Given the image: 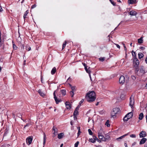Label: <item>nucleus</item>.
<instances>
[{"instance_id":"f257e3e1","label":"nucleus","mask_w":147,"mask_h":147,"mask_svg":"<svg viewBox=\"0 0 147 147\" xmlns=\"http://www.w3.org/2000/svg\"><path fill=\"white\" fill-rule=\"evenodd\" d=\"M86 98L89 102L94 101L96 99L95 93L94 91H91L87 94Z\"/></svg>"},{"instance_id":"f03ea898","label":"nucleus","mask_w":147,"mask_h":147,"mask_svg":"<svg viewBox=\"0 0 147 147\" xmlns=\"http://www.w3.org/2000/svg\"><path fill=\"white\" fill-rule=\"evenodd\" d=\"M120 109L119 108H115L113 109V111L111 113V116L112 117H114L115 115L118 112H119Z\"/></svg>"},{"instance_id":"7ed1b4c3","label":"nucleus","mask_w":147,"mask_h":147,"mask_svg":"<svg viewBox=\"0 0 147 147\" xmlns=\"http://www.w3.org/2000/svg\"><path fill=\"white\" fill-rule=\"evenodd\" d=\"M133 64L134 66L136 68L138 67L139 63V60L136 57H134L133 59Z\"/></svg>"},{"instance_id":"20e7f679","label":"nucleus","mask_w":147,"mask_h":147,"mask_svg":"<svg viewBox=\"0 0 147 147\" xmlns=\"http://www.w3.org/2000/svg\"><path fill=\"white\" fill-rule=\"evenodd\" d=\"M125 80L124 76H121L119 79V82L120 83L123 84L125 82Z\"/></svg>"},{"instance_id":"39448f33","label":"nucleus","mask_w":147,"mask_h":147,"mask_svg":"<svg viewBox=\"0 0 147 147\" xmlns=\"http://www.w3.org/2000/svg\"><path fill=\"white\" fill-rule=\"evenodd\" d=\"M32 140V138L30 136L28 137L26 139L27 144H28V145H29L31 143Z\"/></svg>"},{"instance_id":"423d86ee","label":"nucleus","mask_w":147,"mask_h":147,"mask_svg":"<svg viewBox=\"0 0 147 147\" xmlns=\"http://www.w3.org/2000/svg\"><path fill=\"white\" fill-rule=\"evenodd\" d=\"M55 91L54 93H53V95L54 96V98L55 99V100L56 102V104H58L59 102L61 101V100L60 99H58L57 98V97L56 96L55 94Z\"/></svg>"},{"instance_id":"0eeeda50","label":"nucleus","mask_w":147,"mask_h":147,"mask_svg":"<svg viewBox=\"0 0 147 147\" xmlns=\"http://www.w3.org/2000/svg\"><path fill=\"white\" fill-rule=\"evenodd\" d=\"M140 137V138H144L146 136V133L145 131H142L139 134Z\"/></svg>"},{"instance_id":"6e6552de","label":"nucleus","mask_w":147,"mask_h":147,"mask_svg":"<svg viewBox=\"0 0 147 147\" xmlns=\"http://www.w3.org/2000/svg\"><path fill=\"white\" fill-rule=\"evenodd\" d=\"M53 130L54 131V132L53 133V137H55L56 135H57V129L53 127Z\"/></svg>"},{"instance_id":"1a4fd4ad","label":"nucleus","mask_w":147,"mask_h":147,"mask_svg":"<svg viewBox=\"0 0 147 147\" xmlns=\"http://www.w3.org/2000/svg\"><path fill=\"white\" fill-rule=\"evenodd\" d=\"M129 13L131 16H136L137 13L136 11L134 10H132L129 12Z\"/></svg>"},{"instance_id":"9d476101","label":"nucleus","mask_w":147,"mask_h":147,"mask_svg":"<svg viewBox=\"0 0 147 147\" xmlns=\"http://www.w3.org/2000/svg\"><path fill=\"white\" fill-rule=\"evenodd\" d=\"M146 138H142L140 142V144H144L146 141Z\"/></svg>"},{"instance_id":"9b49d317","label":"nucleus","mask_w":147,"mask_h":147,"mask_svg":"<svg viewBox=\"0 0 147 147\" xmlns=\"http://www.w3.org/2000/svg\"><path fill=\"white\" fill-rule=\"evenodd\" d=\"M130 100L129 105H130L131 108H132L133 107L134 100L133 99L131 100V98H130Z\"/></svg>"},{"instance_id":"f8f14e48","label":"nucleus","mask_w":147,"mask_h":147,"mask_svg":"<svg viewBox=\"0 0 147 147\" xmlns=\"http://www.w3.org/2000/svg\"><path fill=\"white\" fill-rule=\"evenodd\" d=\"M133 115V113L132 112H130L128 113L126 115V116L128 117V118L130 119L131 118Z\"/></svg>"},{"instance_id":"ddd939ff","label":"nucleus","mask_w":147,"mask_h":147,"mask_svg":"<svg viewBox=\"0 0 147 147\" xmlns=\"http://www.w3.org/2000/svg\"><path fill=\"white\" fill-rule=\"evenodd\" d=\"M98 137L99 139H101L102 141H105V137L104 136L99 135H98Z\"/></svg>"},{"instance_id":"4468645a","label":"nucleus","mask_w":147,"mask_h":147,"mask_svg":"<svg viewBox=\"0 0 147 147\" xmlns=\"http://www.w3.org/2000/svg\"><path fill=\"white\" fill-rule=\"evenodd\" d=\"M46 137L45 133H44V137H43V147H44L45 144L46 143Z\"/></svg>"},{"instance_id":"2eb2a0df","label":"nucleus","mask_w":147,"mask_h":147,"mask_svg":"<svg viewBox=\"0 0 147 147\" xmlns=\"http://www.w3.org/2000/svg\"><path fill=\"white\" fill-rule=\"evenodd\" d=\"M38 92L39 93L41 96L43 97L45 96V94L43 93L41 90H39L38 91Z\"/></svg>"},{"instance_id":"dca6fc26","label":"nucleus","mask_w":147,"mask_h":147,"mask_svg":"<svg viewBox=\"0 0 147 147\" xmlns=\"http://www.w3.org/2000/svg\"><path fill=\"white\" fill-rule=\"evenodd\" d=\"M56 68L55 67H54L53 68V69H52V70L51 71V74L52 75H53L54 74H55L56 72Z\"/></svg>"},{"instance_id":"f3484780","label":"nucleus","mask_w":147,"mask_h":147,"mask_svg":"<svg viewBox=\"0 0 147 147\" xmlns=\"http://www.w3.org/2000/svg\"><path fill=\"white\" fill-rule=\"evenodd\" d=\"M64 135V134L63 133H61L58 134V138L59 139H61Z\"/></svg>"},{"instance_id":"a211bd4d","label":"nucleus","mask_w":147,"mask_h":147,"mask_svg":"<svg viewBox=\"0 0 147 147\" xmlns=\"http://www.w3.org/2000/svg\"><path fill=\"white\" fill-rule=\"evenodd\" d=\"M85 69L86 72L89 74V77H90V79L91 80V78L90 74V71L88 69H87V67H85Z\"/></svg>"},{"instance_id":"6ab92c4d","label":"nucleus","mask_w":147,"mask_h":147,"mask_svg":"<svg viewBox=\"0 0 147 147\" xmlns=\"http://www.w3.org/2000/svg\"><path fill=\"white\" fill-rule=\"evenodd\" d=\"M65 105L66 108L69 109L70 108V105L69 104V102H66L65 103Z\"/></svg>"},{"instance_id":"aec40b11","label":"nucleus","mask_w":147,"mask_h":147,"mask_svg":"<svg viewBox=\"0 0 147 147\" xmlns=\"http://www.w3.org/2000/svg\"><path fill=\"white\" fill-rule=\"evenodd\" d=\"M144 117L143 114L142 113H141L139 115L138 119H139L141 120H142Z\"/></svg>"},{"instance_id":"412c9836","label":"nucleus","mask_w":147,"mask_h":147,"mask_svg":"<svg viewBox=\"0 0 147 147\" xmlns=\"http://www.w3.org/2000/svg\"><path fill=\"white\" fill-rule=\"evenodd\" d=\"M136 3V1H128V3L130 4H135Z\"/></svg>"},{"instance_id":"4be33fe9","label":"nucleus","mask_w":147,"mask_h":147,"mask_svg":"<svg viewBox=\"0 0 147 147\" xmlns=\"http://www.w3.org/2000/svg\"><path fill=\"white\" fill-rule=\"evenodd\" d=\"M129 134V133L127 134H125V135L119 137V138H117V140H119V139H122L124 137H125V136L128 135Z\"/></svg>"},{"instance_id":"5701e85b","label":"nucleus","mask_w":147,"mask_h":147,"mask_svg":"<svg viewBox=\"0 0 147 147\" xmlns=\"http://www.w3.org/2000/svg\"><path fill=\"white\" fill-rule=\"evenodd\" d=\"M69 85L72 91L74 92L76 90L75 86H72L70 84H69Z\"/></svg>"},{"instance_id":"b1692460","label":"nucleus","mask_w":147,"mask_h":147,"mask_svg":"<svg viewBox=\"0 0 147 147\" xmlns=\"http://www.w3.org/2000/svg\"><path fill=\"white\" fill-rule=\"evenodd\" d=\"M103 134L104 132L102 130L100 129V131H99L98 132V135H100L102 136H103Z\"/></svg>"},{"instance_id":"393cba45","label":"nucleus","mask_w":147,"mask_h":147,"mask_svg":"<svg viewBox=\"0 0 147 147\" xmlns=\"http://www.w3.org/2000/svg\"><path fill=\"white\" fill-rule=\"evenodd\" d=\"M61 93L63 96L65 95L66 94V91L65 90H61Z\"/></svg>"},{"instance_id":"a878e982","label":"nucleus","mask_w":147,"mask_h":147,"mask_svg":"<svg viewBox=\"0 0 147 147\" xmlns=\"http://www.w3.org/2000/svg\"><path fill=\"white\" fill-rule=\"evenodd\" d=\"M78 113V111L75 110L74 113V118H75V117H76V115H77Z\"/></svg>"},{"instance_id":"bb28decb","label":"nucleus","mask_w":147,"mask_h":147,"mask_svg":"<svg viewBox=\"0 0 147 147\" xmlns=\"http://www.w3.org/2000/svg\"><path fill=\"white\" fill-rule=\"evenodd\" d=\"M109 123V120H107V121L106 122L105 125H107V126L108 127H109L110 126V125Z\"/></svg>"},{"instance_id":"cd10ccee","label":"nucleus","mask_w":147,"mask_h":147,"mask_svg":"<svg viewBox=\"0 0 147 147\" xmlns=\"http://www.w3.org/2000/svg\"><path fill=\"white\" fill-rule=\"evenodd\" d=\"M138 57L139 59L142 58L144 56V55L141 53H139L138 54Z\"/></svg>"},{"instance_id":"c85d7f7f","label":"nucleus","mask_w":147,"mask_h":147,"mask_svg":"<svg viewBox=\"0 0 147 147\" xmlns=\"http://www.w3.org/2000/svg\"><path fill=\"white\" fill-rule=\"evenodd\" d=\"M138 42L139 43L141 44L142 43L143 40L142 38L141 37L138 39Z\"/></svg>"},{"instance_id":"c756f323","label":"nucleus","mask_w":147,"mask_h":147,"mask_svg":"<svg viewBox=\"0 0 147 147\" xmlns=\"http://www.w3.org/2000/svg\"><path fill=\"white\" fill-rule=\"evenodd\" d=\"M28 13V10H27L25 13L24 16V19H25L26 18V16L27 14Z\"/></svg>"},{"instance_id":"7c9ffc66","label":"nucleus","mask_w":147,"mask_h":147,"mask_svg":"<svg viewBox=\"0 0 147 147\" xmlns=\"http://www.w3.org/2000/svg\"><path fill=\"white\" fill-rule=\"evenodd\" d=\"M10 145L9 144H4L2 145L1 147H9Z\"/></svg>"},{"instance_id":"2f4dec72","label":"nucleus","mask_w":147,"mask_h":147,"mask_svg":"<svg viewBox=\"0 0 147 147\" xmlns=\"http://www.w3.org/2000/svg\"><path fill=\"white\" fill-rule=\"evenodd\" d=\"M120 98L121 100H124L125 98V95L122 94L120 96Z\"/></svg>"},{"instance_id":"473e14b6","label":"nucleus","mask_w":147,"mask_h":147,"mask_svg":"<svg viewBox=\"0 0 147 147\" xmlns=\"http://www.w3.org/2000/svg\"><path fill=\"white\" fill-rule=\"evenodd\" d=\"M129 119L128 118V117L127 116H126V115L125 116V117H124L123 118V120L124 121H127Z\"/></svg>"},{"instance_id":"72a5a7b5","label":"nucleus","mask_w":147,"mask_h":147,"mask_svg":"<svg viewBox=\"0 0 147 147\" xmlns=\"http://www.w3.org/2000/svg\"><path fill=\"white\" fill-rule=\"evenodd\" d=\"M90 141L92 143H94L95 142V138H91L89 139Z\"/></svg>"},{"instance_id":"f704fd0d","label":"nucleus","mask_w":147,"mask_h":147,"mask_svg":"<svg viewBox=\"0 0 147 147\" xmlns=\"http://www.w3.org/2000/svg\"><path fill=\"white\" fill-rule=\"evenodd\" d=\"M66 44H67V42H66V41H65V42L63 44L62 49V50H63L65 47Z\"/></svg>"},{"instance_id":"c9c22d12","label":"nucleus","mask_w":147,"mask_h":147,"mask_svg":"<svg viewBox=\"0 0 147 147\" xmlns=\"http://www.w3.org/2000/svg\"><path fill=\"white\" fill-rule=\"evenodd\" d=\"M13 49L16 50L17 48V47L15 45L14 43L13 44Z\"/></svg>"},{"instance_id":"e433bc0d","label":"nucleus","mask_w":147,"mask_h":147,"mask_svg":"<svg viewBox=\"0 0 147 147\" xmlns=\"http://www.w3.org/2000/svg\"><path fill=\"white\" fill-rule=\"evenodd\" d=\"M78 136L80 135L81 131H80V127H78Z\"/></svg>"},{"instance_id":"4c0bfd02","label":"nucleus","mask_w":147,"mask_h":147,"mask_svg":"<svg viewBox=\"0 0 147 147\" xmlns=\"http://www.w3.org/2000/svg\"><path fill=\"white\" fill-rule=\"evenodd\" d=\"M99 60L103 61H104L105 59V58L104 57H101L99 59Z\"/></svg>"},{"instance_id":"58836bf2","label":"nucleus","mask_w":147,"mask_h":147,"mask_svg":"<svg viewBox=\"0 0 147 147\" xmlns=\"http://www.w3.org/2000/svg\"><path fill=\"white\" fill-rule=\"evenodd\" d=\"M26 49L28 51H29L31 50L30 47L28 46H26Z\"/></svg>"},{"instance_id":"ea45409f","label":"nucleus","mask_w":147,"mask_h":147,"mask_svg":"<svg viewBox=\"0 0 147 147\" xmlns=\"http://www.w3.org/2000/svg\"><path fill=\"white\" fill-rule=\"evenodd\" d=\"M70 93L71 97H73L74 95V92L71 91L70 92Z\"/></svg>"},{"instance_id":"a19ab883","label":"nucleus","mask_w":147,"mask_h":147,"mask_svg":"<svg viewBox=\"0 0 147 147\" xmlns=\"http://www.w3.org/2000/svg\"><path fill=\"white\" fill-rule=\"evenodd\" d=\"M88 131L90 135H92V132L90 129H88Z\"/></svg>"},{"instance_id":"79ce46f5","label":"nucleus","mask_w":147,"mask_h":147,"mask_svg":"<svg viewBox=\"0 0 147 147\" xmlns=\"http://www.w3.org/2000/svg\"><path fill=\"white\" fill-rule=\"evenodd\" d=\"M79 142L78 141H77L74 145V147H77L78 146V145L79 144Z\"/></svg>"},{"instance_id":"37998d69","label":"nucleus","mask_w":147,"mask_h":147,"mask_svg":"<svg viewBox=\"0 0 147 147\" xmlns=\"http://www.w3.org/2000/svg\"><path fill=\"white\" fill-rule=\"evenodd\" d=\"M140 71L142 73H144L145 72V71L144 70V69H143V68H141L140 69Z\"/></svg>"},{"instance_id":"c03bdc74","label":"nucleus","mask_w":147,"mask_h":147,"mask_svg":"<svg viewBox=\"0 0 147 147\" xmlns=\"http://www.w3.org/2000/svg\"><path fill=\"white\" fill-rule=\"evenodd\" d=\"M105 141H106V140H108L109 139V136L108 135H106L105 136Z\"/></svg>"},{"instance_id":"a18cd8bd","label":"nucleus","mask_w":147,"mask_h":147,"mask_svg":"<svg viewBox=\"0 0 147 147\" xmlns=\"http://www.w3.org/2000/svg\"><path fill=\"white\" fill-rule=\"evenodd\" d=\"M111 3L113 5H115V3L114 2V1H110Z\"/></svg>"},{"instance_id":"49530a36","label":"nucleus","mask_w":147,"mask_h":147,"mask_svg":"<svg viewBox=\"0 0 147 147\" xmlns=\"http://www.w3.org/2000/svg\"><path fill=\"white\" fill-rule=\"evenodd\" d=\"M130 137L131 138H135L136 137V136L135 134H131L130 135Z\"/></svg>"},{"instance_id":"de8ad7c7","label":"nucleus","mask_w":147,"mask_h":147,"mask_svg":"<svg viewBox=\"0 0 147 147\" xmlns=\"http://www.w3.org/2000/svg\"><path fill=\"white\" fill-rule=\"evenodd\" d=\"M84 101V99H82L81 100L80 102L79 103V105L81 106V104L83 103Z\"/></svg>"},{"instance_id":"09e8293b","label":"nucleus","mask_w":147,"mask_h":147,"mask_svg":"<svg viewBox=\"0 0 147 147\" xmlns=\"http://www.w3.org/2000/svg\"><path fill=\"white\" fill-rule=\"evenodd\" d=\"M80 105H78L76 107V108L75 110H76V111H78V109H79V108L80 107Z\"/></svg>"},{"instance_id":"8fccbe9b","label":"nucleus","mask_w":147,"mask_h":147,"mask_svg":"<svg viewBox=\"0 0 147 147\" xmlns=\"http://www.w3.org/2000/svg\"><path fill=\"white\" fill-rule=\"evenodd\" d=\"M3 41L2 40H0V47H1L3 44Z\"/></svg>"},{"instance_id":"3c124183","label":"nucleus","mask_w":147,"mask_h":147,"mask_svg":"<svg viewBox=\"0 0 147 147\" xmlns=\"http://www.w3.org/2000/svg\"><path fill=\"white\" fill-rule=\"evenodd\" d=\"M114 44L116 45V47H117L118 48H119V49H120V46L119 45H118L117 44H115L114 43Z\"/></svg>"},{"instance_id":"603ef678","label":"nucleus","mask_w":147,"mask_h":147,"mask_svg":"<svg viewBox=\"0 0 147 147\" xmlns=\"http://www.w3.org/2000/svg\"><path fill=\"white\" fill-rule=\"evenodd\" d=\"M36 7V5H33L32 7H31V8H34L35 7Z\"/></svg>"},{"instance_id":"864d4df0","label":"nucleus","mask_w":147,"mask_h":147,"mask_svg":"<svg viewBox=\"0 0 147 147\" xmlns=\"http://www.w3.org/2000/svg\"><path fill=\"white\" fill-rule=\"evenodd\" d=\"M131 78L134 80L136 79V77L134 76H132Z\"/></svg>"},{"instance_id":"5fc2aeb1","label":"nucleus","mask_w":147,"mask_h":147,"mask_svg":"<svg viewBox=\"0 0 147 147\" xmlns=\"http://www.w3.org/2000/svg\"><path fill=\"white\" fill-rule=\"evenodd\" d=\"M29 123H27V124L26 125H25V126L24 127V129L26 127H28L29 125Z\"/></svg>"},{"instance_id":"6e6d98bb","label":"nucleus","mask_w":147,"mask_h":147,"mask_svg":"<svg viewBox=\"0 0 147 147\" xmlns=\"http://www.w3.org/2000/svg\"><path fill=\"white\" fill-rule=\"evenodd\" d=\"M140 48L142 50H144L145 49V47H141Z\"/></svg>"},{"instance_id":"4d7b16f0","label":"nucleus","mask_w":147,"mask_h":147,"mask_svg":"<svg viewBox=\"0 0 147 147\" xmlns=\"http://www.w3.org/2000/svg\"><path fill=\"white\" fill-rule=\"evenodd\" d=\"M123 46L124 47L125 50V51H126V48L125 47V45L124 44H123Z\"/></svg>"},{"instance_id":"13d9d810","label":"nucleus","mask_w":147,"mask_h":147,"mask_svg":"<svg viewBox=\"0 0 147 147\" xmlns=\"http://www.w3.org/2000/svg\"><path fill=\"white\" fill-rule=\"evenodd\" d=\"M43 81V77L42 76H41V81L42 83H43V82H42Z\"/></svg>"},{"instance_id":"bf43d9fd","label":"nucleus","mask_w":147,"mask_h":147,"mask_svg":"<svg viewBox=\"0 0 147 147\" xmlns=\"http://www.w3.org/2000/svg\"><path fill=\"white\" fill-rule=\"evenodd\" d=\"M93 138H95V140L96 139H97V140H98V139L96 136H94V137H93Z\"/></svg>"},{"instance_id":"052dcab7","label":"nucleus","mask_w":147,"mask_h":147,"mask_svg":"<svg viewBox=\"0 0 147 147\" xmlns=\"http://www.w3.org/2000/svg\"><path fill=\"white\" fill-rule=\"evenodd\" d=\"M83 65L84 66V67H87L86 66V64L85 63H83Z\"/></svg>"},{"instance_id":"680f3d73","label":"nucleus","mask_w":147,"mask_h":147,"mask_svg":"<svg viewBox=\"0 0 147 147\" xmlns=\"http://www.w3.org/2000/svg\"><path fill=\"white\" fill-rule=\"evenodd\" d=\"M132 55L133 56H134V57L135 56H136V53L135 52H134V54H132Z\"/></svg>"},{"instance_id":"e2e57ef3","label":"nucleus","mask_w":147,"mask_h":147,"mask_svg":"<svg viewBox=\"0 0 147 147\" xmlns=\"http://www.w3.org/2000/svg\"><path fill=\"white\" fill-rule=\"evenodd\" d=\"M2 11V9L1 7L0 6V11L1 12Z\"/></svg>"},{"instance_id":"0e129e2a","label":"nucleus","mask_w":147,"mask_h":147,"mask_svg":"<svg viewBox=\"0 0 147 147\" xmlns=\"http://www.w3.org/2000/svg\"><path fill=\"white\" fill-rule=\"evenodd\" d=\"M125 146V147H127V145L126 143H125L124 144Z\"/></svg>"},{"instance_id":"69168bd1","label":"nucleus","mask_w":147,"mask_h":147,"mask_svg":"<svg viewBox=\"0 0 147 147\" xmlns=\"http://www.w3.org/2000/svg\"><path fill=\"white\" fill-rule=\"evenodd\" d=\"M136 144V143L135 142H134L132 144V146H134Z\"/></svg>"},{"instance_id":"338daca9","label":"nucleus","mask_w":147,"mask_h":147,"mask_svg":"<svg viewBox=\"0 0 147 147\" xmlns=\"http://www.w3.org/2000/svg\"><path fill=\"white\" fill-rule=\"evenodd\" d=\"M145 147H147V142L144 145Z\"/></svg>"},{"instance_id":"774afa93","label":"nucleus","mask_w":147,"mask_h":147,"mask_svg":"<svg viewBox=\"0 0 147 147\" xmlns=\"http://www.w3.org/2000/svg\"><path fill=\"white\" fill-rule=\"evenodd\" d=\"M63 145V144H61L60 145V147H62Z\"/></svg>"}]
</instances>
